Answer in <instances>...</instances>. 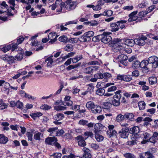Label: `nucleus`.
<instances>
[{
	"label": "nucleus",
	"mask_w": 158,
	"mask_h": 158,
	"mask_svg": "<svg viewBox=\"0 0 158 158\" xmlns=\"http://www.w3.org/2000/svg\"><path fill=\"white\" fill-rule=\"evenodd\" d=\"M53 57V56H51L46 59L45 61H48L47 64L48 66L51 67L52 66L53 62V59H52Z\"/></svg>",
	"instance_id": "31"
},
{
	"label": "nucleus",
	"mask_w": 158,
	"mask_h": 158,
	"mask_svg": "<svg viewBox=\"0 0 158 158\" xmlns=\"http://www.w3.org/2000/svg\"><path fill=\"white\" fill-rule=\"evenodd\" d=\"M122 41V40L120 39L116 38L114 40V46L113 50L114 52L124 53V50L123 47V44Z\"/></svg>",
	"instance_id": "1"
},
{
	"label": "nucleus",
	"mask_w": 158,
	"mask_h": 158,
	"mask_svg": "<svg viewBox=\"0 0 158 158\" xmlns=\"http://www.w3.org/2000/svg\"><path fill=\"white\" fill-rule=\"evenodd\" d=\"M1 58L2 59L6 61L9 64H12L15 62L16 59L12 56H10L7 55H2Z\"/></svg>",
	"instance_id": "9"
},
{
	"label": "nucleus",
	"mask_w": 158,
	"mask_h": 158,
	"mask_svg": "<svg viewBox=\"0 0 158 158\" xmlns=\"http://www.w3.org/2000/svg\"><path fill=\"white\" fill-rule=\"evenodd\" d=\"M73 102L71 100H68V101L64 102L63 105L64 106H71L73 104Z\"/></svg>",
	"instance_id": "62"
},
{
	"label": "nucleus",
	"mask_w": 158,
	"mask_h": 158,
	"mask_svg": "<svg viewBox=\"0 0 158 158\" xmlns=\"http://www.w3.org/2000/svg\"><path fill=\"white\" fill-rule=\"evenodd\" d=\"M132 77L131 75H124V81L129 82L132 80Z\"/></svg>",
	"instance_id": "46"
},
{
	"label": "nucleus",
	"mask_w": 158,
	"mask_h": 158,
	"mask_svg": "<svg viewBox=\"0 0 158 158\" xmlns=\"http://www.w3.org/2000/svg\"><path fill=\"white\" fill-rule=\"evenodd\" d=\"M51 107L47 104H44L41 105L40 107V108L44 110H48L50 109Z\"/></svg>",
	"instance_id": "44"
},
{
	"label": "nucleus",
	"mask_w": 158,
	"mask_h": 158,
	"mask_svg": "<svg viewBox=\"0 0 158 158\" xmlns=\"http://www.w3.org/2000/svg\"><path fill=\"white\" fill-rule=\"evenodd\" d=\"M113 14V12L111 10H106L102 14L103 15L106 16H110Z\"/></svg>",
	"instance_id": "33"
},
{
	"label": "nucleus",
	"mask_w": 158,
	"mask_h": 158,
	"mask_svg": "<svg viewBox=\"0 0 158 158\" xmlns=\"http://www.w3.org/2000/svg\"><path fill=\"white\" fill-rule=\"evenodd\" d=\"M127 129H122L119 132L120 136L123 138H126L128 137V134Z\"/></svg>",
	"instance_id": "18"
},
{
	"label": "nucleus",
	"mask_w": 158,
	"mask_h": 158,
	"mask_svg": "<svg viewBox=\"0 0 158 158\" xmlns=\"http://www.w3.org/2000/svg\"><path fill=\"white\" fill-rule=\"evenodd\" d=\"M127 22L126 20H120L118 21L116 23H113L110 25L112 28V31L113 32H115L119 29L120 24L125 23Z\"/></svg>",
	"instance_id": "8"
},
{
	"label": "nucleus",
	"mask_w": 158,
	"mask_h": 158,
	"mask_svg": "<svg viewBox=\"0 0 158 158\" xmlns=\"http://www.w3.org/2000/svg\"><path fill=\"white\" fill-rule=\"evenodd\" d=\"M107 134L110 137L113 136H116L117 132L114 130H108L107 131Z\"/></svg>",
	"instance_id": "34"
},
{
	"label": "nucleus",
	"mask_w": 158,
	"mask_h": 158,
	"mask_svg": "<svg viewBox=\"0 0 158 158\" xmlns=\"http://www.w3.org/2000/svg\"><path fill=\"white\" fill-rule=\"evenodd\" d=\"M8 6L6 4V2L3 1L0 5V13H2L4 12H6L7 11L9 13L8 14V15H13V14L10 12H11L10 10H9L8 9Z\"/></svg>",
	"instance_id": "5"
},
{
	"label": "nucleus",
	"mask_w": 158,
	"mask_h": 158,
	"mask_svg": "<svg viewBox=\"0 0 158 158\" xmlns=\"http://www.w3.org/2000/svg\"><path fill=\"white\" fill-rule=\"evenodd\" d=\"M84 135L86 137V138H88L89 137L92 138L93 137V134L91 131H86L84 133Z\"/></svg>",
	"instance_id": "54"
},
{
	"label": "nucleus",
	"mask_w": 158,
	"mask_h": 158,
	"mask_svg": "<svg viewBox=\"0 0 158 158\" xmlns=\"http://www.w3.org/2000/svg\"><path fill=\"white\" fill-rule=\"evenodd\" d=\"M123 42H125V45L131 47H133L135 43V40H133L132 39H127L125 42L124 41Z\"/></svg>",
	"instance_id": "24"
},
{
	"label": "nucleus",
	"mask_w": 158,
	"mask_h": 158,
	"mask_svg": "<svg viewBox=\"0 0 158 158\" xmlns=\"http://www.w3.org/2000/svg\"><path fill=\"white\" fill-rule=\"evenodd\" d=\"M91 110L93 113L96 114L101 113L102 111V109L99 106L95 105Z\"/></svg>",
	"instance_id": "22"
},
{
	"label": "nucleus",
	"mask_w": 158,
	"mask_h": 158,
	"mask_svg": "<svg viewBox=\"0 0 158 158\" xmlns=\"http://www.w3.org/2000/svg\"><path fill=\"white\" fill-rule=\"evenodd\" d=\"M101 36L100 35L94 36L92 39V40L94 42H98L101 39Z\"/></svg>",
	"instance_id": "50"
},
{
	"label": "nucleus",
	"mask_w": 158,
	"mask_h": 158,
	"mask_svg": "<svg viewBox=\"0 0 158 158\" xmlns=\"http://www.w3.org/2000/svg\"><path fill=\"white\" fill-rule=\"evenodd\" d=\"M62 156L61 153H56L51 155V156H54V158H60Z\"/></svg>",
	"instance_id": "64"
},
{
	"label": "nucleus",
	"mask_w": 158,
	"mask_h": 158,
	"mask_svg": "<svg viewBox=\"0 0 158 158\" xmlns=\"http://www.w3.org/2000/svg\"><path fill=\"white\" fill-rule=\"evenodd\" d=\"M149 64H152L153 68H155L158 67V57L153 56L149 57L148 59Z\"/></svg>",
	"instance_id": "6"
},
{
	"label": "nucleus",
	"mask_w": 158,
	"mask_h": 158,
	"mask_svg": "<svg viewBox=\"0 0 158 158\" xmlns=\"http://www.w3.org/2000/svg\"><path fill=\"white\" fill-rule=\"evenodd\" d=\"M104 78L105 80L107 81L108 80L110 79L112 77L111 74L108 73H104Z\"/></svg>",
	"instance_id": "37"
},
{
	"label": "nucleus",
	"mask_w": 158,
	"mask_h": 158,
	"mask_svg": "<svg viewBox=\"0 0 158 158\" xmlns=\"http://www.w3.org/2000/svg\"><path fill=\"white\" fill-rule=\"evenodd\" d=\"M137 13V11H135L132 12L129 15V17L128 21L129 22H132L136 21V22H140L142 20L141 18H138L136 15Z\"/></svg>",
	"instance_id": "4"
},
{
	"label": "nucleus",
	"mask_w": 158,
	"mask_h": 158,
	"mask_svg": "<svg viewBox=\"0 0 158 158\" xmlns=\"http://www.w3.org/2000/svg\"><path fill=\"white\" fill-rule=\"evenodd\" d=\"M57 127H51L47 130V131L50 133V135L52 136H56Z\"/></svg>",
	"instance_id": "15"
},
{
	"label": "nucleus",
	"mask_w": 158,
	"mask_h": 158,
	"mask_svg": "<svg viewBox=\"0 0 158 158\" xmlns=\"http://www.w3.org/2000/svg\"><path fill=\"white\" fill-rule=\"evenodd\" d=\"M57 37L55 33H51L49 34L48 38L51 40L49 42V43L52 44L55 42L56 40Z\"/></svg>",
	"instance_id": "20"
},
{
	"label": "nucleus",
	"mask_w": 158,
	"mask_h": 158,
	"mask_svg": "<svg viewBox=\"0 0 158 158\" xmlns=\"http://www.w3.org/2000/svg\"><path fill=\"white\" fill-rule=\"evenodd\" d=\"M78 40V39L77 38H72L68 40V42L72 43L74 44L77 43Z\"/></svg>",
	"instance_id": "56"
},
{
	"label": "nucleus",
	"mask_w": 158,
	"mask_h": 158,
	"mask_svg": "<svg viewBox=\"0 0 158 158\" xmlns=\"http://www.w3.org/2000/svg\"><path fill=\"white\" fill-rule=\"evenodd\" d=\"M76 139L79 140L78 144L81 147H84L86 145V143L81 136H78L76 137Z\"/></svg>",
	"instance_id": "21"
},
{
	"label": "nucleus",
	"mask_w": 158,
	"mask_h": 158,
	"mask_svg": "<svg viewBox=\"0 0 158 158\" xmlns=\"http://www.w3.org/2000/svg\"><path fill=\"white\" fill-rule=\"evenodd\" d=\"M64 117V114L62 113H58L55 115L53 117V118L57 121H60Z\"/></svg>",
	"instance_id": "25"
},
{
	"label": "nucleus",
	"mask_w": 158,
	"mask_h": 158,
	"mask_svg": "<svg viewBox=\"0 0 158 158\" xmlns=\"http://www.w3.org/2000/svg\"><path fill=\"white\" fill-rule=\"evenodd\" d=\"M43 134L40 132H38L35 134L34 136V138L36 140H40V136H42Z\"/></svg>",
	"instance_id": "42"
},
{
	"label": "nucleus",
	"mask_w": 158,
	"mask_h": 158,
	"mask_svg": "<svg viewBox=\"0 0 158 158\" xmlns=\"http://www.w3.org/2000/svg\"><path fill=\"white\" fill-rule=\"evenodd\" d=\"M91 148L94 150H98L99 148V146L98 144L93 143L91 144Z\"/></svg>",
	"instance_id": "60"
},
{
	"label": "nucleus",
	"mask_w": 158,
	"mask_h": 158,
	"mask_svg": "<svg viewBox=\"0 0 158 158\" xmlns=\"http://www.w3.org/2000/svg\"><path fill=\"white\" fill-rule=\"evenodd\" d=\"M78 40L82 42H89L88 40H87V38L86 37V36L84 35V34L81 36L80 37L78 38Z\"/></svg>",
	"instance_id": "39"
},
{
	"label": "nucleus",
	"mask_w": 158,
	"mask_h": 158,
	"mask_svg": "<svg viewBox=\"0 0 158 158\" xmlns=\"http://www.w3.org/2000/svg\"><path fill=\"white\" fill-rule=\"evenodd\" d=\"M111 34L109 32H104L102 34H101V41L104 44H106L112 40L111 37L109 35Z\"/></svg>",
	"instance_id": "3"
},
{
	"label": "nucleus",
	"mask_w": 158,
	"mask_h": 158,
	"mask_svg": "<svg viewBox=\"0 0 158 158\" xmlns=\"http://www.w3.org/2000/svg\"><path fill=\"white\" fill-rule=\"evenodd\" d=\"M124 119H125L124 115L119 114L116 116L115 120L117 122L120 123L122 122Z\"/></svg>",
	"instance_id": "29"
},
{
	"label": "nucleus",
	"mask_w": 158,
	"mask_h": 158,
	"mask_svg": "<svg viewBox=\"0 0 158 158\" xmlns=\"http://www.w3.org/2000/svg\"><path fill=\"white\" fill-rule=\"evenodd\" d=\"M16 106L17 108L22 109L23 107V103L19 100H18L16 102Z\"/></svg>",
	"instance_id": "49"
},
{
	"label": "nucleus",
	"mask_w": 158,
	"mask_h": 158,
	"mask_svg": "<svg viewBox=\"0 0 158 158\" xmlns=\"http://www.w3.org/2000/svg\"><path fill=\"white\" fill-rule=\"evenodd\" d=\"M65 3L63 2H61L60 3L61 12H65L66 10L65 8Z\"/></svg>",
	"instance_id": "48"
},
{
	"label": "nucleus",
	"mask_w": 158,
	"mask_h": 158,
	"mask_svg": "<svg viewBox=\"0 0 158 158\" xmlns=\"http://www.w3.org/2000/svg\"><path fill=\"white\" fill-rule=\"evenodd\" d=\"M125 119L130 121H133L134 120V115L132 113L126 112L124 114Z\"/></svg>",
	"instance_id": "16"
},
{
	"label": "nucleus",
	"mask_w": 158,
	"mask_h": 158,
	"mask_svg": "<svg viewBox=\"0 0 158 158\" xmlns=\"http://www.w3.org/2000/svg\"><path fill=\"white\" fill-rule=\"evenodd\" d=\"M132 66L135 68H138L140 67V62L138 60L135 61L132 64Z\"/></svg>",
	"instance_id": "43"
},
{
	"label": "nucleus",
	"mask_w": 158,
	"mask_h": 158,
	"mask_svg": "<svg viewBox=\"0 0 158 158\" xmlns=\"http://www.w3.org/2000/svg\"><path fill=\"white\" fill-rule=\"evenodd\" d=\"M147 38L145 36L141 35L138 38L135 39V44L140 46H143L145 44V40Z\"/></svg>",
	"instance_id": "10"
},
{
	"label": "nucleus",
	"mask_w": 158,
	"mask_h": 158,
	"mask_svg": "<svg viewBox=\"0 0 158 158\" xmlns=\"http://www.w3.org/2000/svg\"><path fill=\"white\" fill-rule=\"evenodd\" d=\"M95 105V104L93 102L89 101L86 103L85 106L88 110L91 109L92 110Z\"/></svg>",
	"instance_id": "30"
},
{
	"label": "nucleus",
	"mask_w": 158,
	"mask_h": 158,
	"mask_svg": "<svg viewBox=\"0 0 158 158\" xmlns=\"http://www.w3.org/2000/svg\"><path fill=\"white\" fill-rule=\"evenodd\" d=\"M105 90L102 88H99L96 91V94L99 96H102L105 93Z\"/></svg>",
	"instance_id": "32"
},
{
	"label": "nucleus",
	"mask_w": 158,
	"mask_h": 158,
	"mask_svg": "<svg viewBox=\"0 0 158 158\" xmlns=\"http://www.w3.org/2000/svg\"><path fill=\"white\" fill-rule=\"evenodd\" d=\"M145 158H153V156L152 154L149 152H147L145 153Z\"/></svg>",
	"instance_id": "63"
},
{
	"label": "nucleus",
	"mask_w": 158,
	"mask_h": 158,
	"mask_svg": "<svg viewBox=\"0 0 158 158\" xmlns=\"http://www.w3.org/2000/svg\"><path fill=\"white\" fill-rule=\"evenodd\" d=\"M84 73L86 74H92L93 73V68L92 66H88L84 69Z\"/></svg>",
	"instance_id": "27"
},
{
	"label": "nucleus",
	"mask_w": 158,
	"mask_h": 158,
	"mask_svg": "<svg viewBox=\"0 0 158 158\" xmlns=\"http://www.w3.org/2000/svg\"><path fill=\"white\" fill-rule=\"evenodd\" d=\"M103 125L100 123H97L94 125V131L95 134H97L101 131L102 127Z\"/></svg>",
	"instance_id": "17"
},
{
	"label": "nucleus",
	"mask_w": 158,
	"mask_h": 158,
	"mask_svg": "<svg viewBox=\"0 0 158 158\" xmlns=\"http://www.w3.org/2000/svg\"><path fill=\"white\" fill-rule=\"evenodd\" d=\"M149 64L148 60H143L140 62V67L143 68L145 70H148L149 69L148 65Z\"/></svg>",
	"instance_id": "14"
},
{
	"label": "nucleus",
	"mask_w": 158,
	"mask_h": 158,
	"mask_svg": "<svg viewBox=\"0 0 158 158\" xmlns=\"http://www.w3.org/2000/svg\"><path fill=\"white\" fill-rule=\"evenodd\" d=\"M10 45L11 46V49L12 51L17 49L18 48V46L17 44L13 43L10 44Z\"/></svg>",
	"instance_id": "55"
},
{
	"label": "nucleus",
	"mask_w": 158,
	"mask_h": 158,
	"mask_svg": "<svg viewBox=\"0 0 158 158\" xmlns=\"http://www.w3.org/2000/svg\"><path fill=\"white\" fill-rule=\"evenodd\" d=\"M19 94L23 98H28V99H31L32 100L35 99L36 98L33 97L31 95L26 93L23 90H20L19 91Z\"/></svg>",
	"instance_id": "19"
},
{
	"label": "nucleus",
	"mask_w": 158,
	"mask_h": 158,
	"mask_svg": "<svg viewBox=\"0 0 158 158\" xmlns=\"http://www.w3.org/2000/svg\"><path fill=\"white\" fill-rule=\"evenodd\" d=\"M131 132L133 134L137 135V134L138 133L139 131V128L137 126L134 127L132 128L131 129Z\"/></svg>",
	"instance_id": "35"
},
{
	"label": "nucleus",
	"mask_w": 158,
	"mask_h": 158,
	"mask_svg": "<svg viewBox=\"0 0 158 158\" xmlns=\"http://www.w3.org/2000/svg\"><path fill=\"white\" fill-rule=\"evenodd\" d=\"M104 73H97L95 74V77H97L98 79H103L104 78Z\"/></svg>",
	"instance_id": "61"
},
{
	"label": "nucleus",
	"mask_w": 158,
	"mask_h": 158,
	"mask_svg": "<svg viewBox=\"0 0 158 158\" xmlns=\"http://www.w3.org/2000/svg\"><path fill=\"white\" fill-rule=\"evenodd\" d=\"M59 39L60 41L65 43H67L68 41L67 36L65 35L61 36L59 38Z\"/></svg>",
	"instance_id": "41"
},
{
	"label": "nucleus",
	"mask_w": 158,
	"mask_h": 158,
	"mask_svg": "<svg viewBox=\"0 0 158 158\" xmlns=\"http://www.w3.org/2000/svg\"><path fill=\"white\" fill-rule=\"evenodd\" d=\"M84 35L86 36V37L87 38V40L89 41L91 40V37H93L94 35V32L92 31H89L85 33Z\"/></svg>",
	"instance_id": "23"
},
{
	"label": "nucleus",
	"mask_w": 158,
	"mask_h": 158,
	"mask_svg": "<svg viewBox=\"0 0 158 158\" xmlns=\"http://www.w3.org/2000/svg\"><path fill=\"white\" fill-rule=\"evenodd\" d=\"M89 65H99L100 63L97 61H92L88 63Z\"/></svg>",
	"instance_id": "59"
},
{
	"label": "nucleus",
	"mask_w": 158,
	"mask_h": 158,
	"mask_svg": "<svg viewBox=\"0 0 158 158\" xmlns=\"http://www.w3.org/2000/svg\"><path fill=\"white\" fill-rule=\"evenodd\" d=\"M131 140L128 141L127 142V145L131 146L136 144L137 143L138 135L135 134H132L131 136Z\"/></svg>",
	"instance_id": "11"
},
{
	"label": "nucleus",
	"mask_w": 158,
	"mask_h": 158,
	"mask_svg": "<svg viewBox=\"0 0 158 158\" xmlns=\"http://www.w3.org/2000/svg\"><path fill=\"white\" fill-rule=\"evenodd\" d=\"M138 105L140 110H143L145 109L146 104L143 101L139 102Z\"/></svg>",
	"instance_id": "36"
},
{
	"label": "nucleus",
	"mask_w": 158,
	"mask_h": 158,
	"mask_svg": "<svg viewBox=\"0 0 158 158\" xmlns=\"http://www.w3.org/2000/svg\"><path fill=\"white\" fill-rule=\"evenodd\" d=\"M149 81L151 84H155L157 82L156 78L155 77H150L149 78Z\"/></svg>",
	"instance_id": "40"
},
{
	"label": "nucleus",
	"mask_w": 158,
	"mask_h": 158,
	"mask_svg": "<svg viewBox=\"0 0 158 158\" xmlns=\"http://www.w3.org/2000/svg\"><path fill=\"white\" fill-rule=\"evenodd\" d=\"M65 50L68 52H70L73 50V46L72 45L68 44L65 48Z\"/></svg>",
	"instance_id": "52"
},
{
	"label": "nucleus",
	"mask_w": 158,
	"mask_h": 158,
	"mask_svg": "<svg viewBox=\"0 0 158 158\" xmlns=\"http://www.w3.org/2000/svg\"><path fill=\"white\" fill-rule=\"evenodd\" d=\"M54 108L55 110L58 111L60 110H65L66 107L64 106H56L54 107Z\"/></svg>",
	"instance_id": "47"
},
{
	"label": "nucleus",
	"mask_w": 158,
	"mask_h": 158,
	"mask_svg": "<svg viewBox=\"0 0 158 158\" xmlns=\"http://www.w3.org/2000/svg\"><path fill=\"white\" fill-rule=\"evenodd\" d=\"M95 137L97 141L98 142L102 141L104 139V137L102 135L98 134H95Z\"/></svg>",
	"instance_id": "38"
},
{
	"label": "nucleus",
	"mask_w": 158,
	"mask_h": 158,
	"mask_svg": "<svg viewBox=\"0 0 158 158\" xmlns=\"http://www.w3.org/2000/svg\"><path fill=\"white\" fill-rule=\"evenodd\" d=\"M112 104L109 102H105L103 106V108L106 110L109 109L111 106Z\"/></svg>",
	"instance_id": "45"
},
{
	"label": "nucleus",
	"mask_w": 158,
	"mask_h": 158,
	"mask_svg": "<svg viewBox=\"0 0 158 158\" xmlns=\"http://www.w3.org/2000/svg\"><path fill=\"white\" fill-rule=\"evenodd\" d=\"M117 89V87L115 86H112L109 88L107 89L108 92H113L115 91Z\"/></svg>",
	"instance_id": "57"
},
{
	"label": "nucleus",
	"mask_w": 158,
	"mask_h": 158,
	"mask_svg": "<svg viewBox=\"0 0 158 158\" xmlns=\"http://www.w3.org/2000/svg\"><path fill=\"white\" fill-rule=\"evenodd\" d=\"M43 114L39 112H36L35 113L31 114L30 115L34 120H35L37 118L42 116Z\"/></svg>",
	"instance_id": "26"
},
{
	"label": "nucleus",
	"mask_w": 158,
	"mask_h": 158,
	"mask_svg": "<svg viewBox=\"0 0 158 158\" xmlns=\"http://www.w3.org/2000/svg\"><path fill=\"white\" fill-rule=\"evenodd\" d=\"M84 153L83 157L85 158H90L91 157V151L88 148L84 147L82 149Z\"/></svg>",
	"instance_id": "12"
},
{
	"label": "nucleus",
	"mask_w": 158,
	"mask_h": 158,
	"mask_svg": "<svg viewBox=\"0 0 158 158\" xmlns=\"http://www.w3.org/2000/svg\"><path fill=\"white\" fill-rule=\"evenodd\" d=\"M8 3L10 4L12 6H10L11 8L13 10H14L15 9V8L14 7L15 6V0H9L8 1Z\"/></svg>",
	"instance_id": "58"
},
{
	"label": "nucleus",
	"mask_w": 158,
	"mask_h": 158,
	"mask_svg": "<svg viewBox=\"0 0 158 158\" xmlns=\"http://www.w3.org/2000/svg\"><path fill=\"white\" fill-rule=\"evenodd\" d=\"M11 49V46L10 45L4 47L2 48V50L4 52L9 51Z\"/></svg>",
	"instance_id": "53"
},
{
	"label": "nucleus",
	"mask_w": 158,
	"mask_h": 158,
	"mask_svg": "<svg viewBox=\"0 0 158 158\" xmlns=\"http://www.w3.org/2000/svg\"><path fill=\"white\" fill-rule=\"evenodd\" d=\"M72 0H67L65 2V8L67 10H70L74 9L76 6V2H71Z\"/></svg>",
	"instance_id": "7"
},
{
	"label": "nucleus",
	"mask_w": 158,
	"mask_h": 158,
	"mask_svg": "<svg viewBox=\"0 0 158 158\" xmlns=\"http://www.w3.org/2000/svg\"><path fill=\"white\" fill-rule=\"evenodd\" d=\"M8 141V138L2 134H0V143L6 144Z\"/></svg>",
	"instance_id": "28"
},
{
	"label": "nucleus",
	"mask_w": 158,
	"mask_h": 158,
	"mask_svg": "<svg viewBox=\"0 0 158 158\" xmlns=\"http://www.w3.org/2000/svg\"><path fill=\"white\" fill-rule=\"evenodd\" d=\"M122 91L119 90L114 93L115 95L113 96V100L112 101V104L115 106H119L120 104V100L122 97L121 93Z\"/></svg>",
	"instance_id": "2"
},
{
	"label": "nucleus",
	"mask_w": 158,
	"mask_h": 158,
	"mask_svg": "<svg viewBox=\"0 0 158 158\" xmlns=\"http://www.w3.org/2000/svg\"><path fill=\"white\" fill-rule=\"evenodd\" d=\"M57 141V139L55 137H48L46 139L45 142L47 144L53 145Z\"/></svg>",
	"instance_id": "13"
},
{
	"label": "nucleus",
	"mask_w": 158,
	"mask_h": 158,
	"mask_svg": "<svg viewBox=\"0 0 158 158\" xmlns=\"http://www.w3.org/2000/svg\"><path fill=\"white\" fill-rule=\"evenodd\" d=\"M127 56L126 55L123 54H121L118 55L117 58V59H119V61H120L121 60L123 59H127Z\"/></svg>",
	"instance_id": "51"
}]
</instances>
